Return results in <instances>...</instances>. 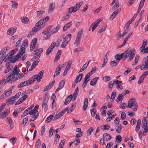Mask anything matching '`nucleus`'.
<instances>
[{
	"label": "nucleus",
	"mask_w": 148,
	"mask_h": 148,
	"mask_svg": "<svg viewBox=\"0 0 148 148\" xmlns=\"http://www.w3.org/2000/svg\"><path fill=\"white\" fill-rule=\"evenodd\" d=\"M136 53L135 49H133L132 50L130 48H129L123 53H118L115 55V57L116 60L118 61L119 62L121 59L125 60L129 56V58L128 60H131L135 57Z\"/></svg>",
	"instance_id": "obj_1"
},
{
	"label": "nucleus",
	"mask_w": 148,
	"mask_h": 148,
	"mask_svg": "<svg viewBox=\"0 0 148 148\" xmlns=\"http://www.w3.org/2000/svg\"><path fill=\"white\" fill-rule=\"evenodd\" d=\"M49 17L47 16L39 21L35 24V26L32 29V31L30 32L28 37H30L32 34V32H37L44 27L45 25V23L49 20Z\"/></svg>",
	"instance_id": "obj_2"
},
{
	"label": "nucleus",
	"mask_w": 148,
	"mask_h": 148,
	"mask_svg": "<svg viewBox=\"0 0 148 148\" xmlns=\"http://www.w3.org/2000/svg\"><path fill=\"white\" fill-rule=\"evenodd\" d=\"M44 70H42L38 74H36L34 75L32 77L30 78L28 81V85H30L33 84L35 80H36L38 82H40L43 75L44 73Z\"/></svg>",
	"instance_id": "obj_3"
},
{
	"label": "nucleus",
	"mask_w": 148,
	"mask_h": 148,
	"mask_svg": "<svg viewBox=\"0 0 148 148\" xmlns=\"http://www.w3.org/2000/svg\"><path fill=\"white\" fill-rule=\"evenodd\" d=\"M133 106L134 108H132L134 111H135L137 110L138 108V104L135 101V99L133 98L131 99L129 101L128 104L127 106V108H132Z\"/></svg>",
	"instance_id": "obj_4"
},
{
	"label": "nucleus",
	"mask_w": 148,
	"mask_h": 148,
	"mask_svg": "<svg viewBox=\"0 0 148 148\" xmlns=\"http://www.w3.org/2000/svg\"><path fill=\"white\" fill-rule=\"evenodd\" d=\"M101 21V20L99 19L93 23L89 28V31H90L92 29V32L98 26L99 24Z\"/></svg>",
	"instance_id": "obj_5"
},
{
	"label": "nucleus",
	"mask_w": 148,
	"mask_h": 148,
	"mask_svg": "<svg viewBox=\"0 0 148 148\" xmlns=\"http://www.w3.org/2000/svg\"><path fill=\"white\" fill-rule=\"evenodd\" d=\"M48 100V98H44L42 103V108H44L45 111H46L48 110L47 103Z\"/></svg>",
	"instance_id": "obj_6"
},
{
	"label": "nucleus",
	"mask_w": 148,
	"mask_h": 148,
	"mask_svg": "<svg viewBox=\"0 0 148 148\" xmlns=\"http://www.w3.org/2000/svg\"><path fill=\"white\" fill-rule=\"evenodd\" d=\"M141 126L144 130H148V121L146 120V118H144L142 121Z\"/></svg>",
	"instance_id": "obj_7"
},
{
	"label": "nucleus",
	"mask_w": 148,
	"mask_h": 148,
	"mask_svg": "<svg viewBox=\"0 0 148 148\" xmlns=\"http://www.w3.org/2000/svg\"><path fill=\"white\" fill-rule=\"evenodd\" d=\"M37 42V39L34 38L32 40L30 45V50L31 51H32L36 47Z\"/></svg>",
	"instance_id": "obj_8"
},
{
	"label": "nucleus",
	"mask_w": 148,
	"mask_h": 148,
	"mask_svg": "<svg viewBox=\"0 0 148 148\" xmlns=\"http://www.w3.org/2000/svg\"><path fill=\"white\" fill-rule=\"evenodd\" d=\"M56 45V43L55 42H53L51 43L50 46L47 49L46 51L47 55H49L52 52Z\"/></svg>",
	"instance_id": "obj_9"
},
{
	"label": "nucleus",
	"mask_w": 148,
	"mask_h": 148,
	"mask_svg": "<svg viewBox=\"0 0 148 148\" xmlns=\"http://www.w3.org/2000/svg\"><path fill=\"white\" fill-rule=\"evenodd\" d=\"M73 98V96L72 94L68 96L65 99L64 104L67 105L69 104L71 101H72Z\"/></svg>",
	"instance_id": "obj_10"
},
{
	"label": "nucleus",
	"mask_w": 148,
	"mask_h": 148,
	"mask_svg": "<svg viewBox=\"0 0 148 148\" xmlns=\"http://www.w3.org/2000/svg\"><path fill=\"white\" fill-rule=\"evenodd\" d=\"M16 29L17 28L16 27L14 28L12 27H10L8 30V34L11 36L13 35L14 33L16 32Z\"/></svg>",
	"instance_id": "obj_11"
},
{
	"label": "nucleus",
	"mask_w": 148,
	"mask_h": 148,
	"mask_svg": "<svg viewBox=\"0 0 148 148\" xmlns=\"http://www.w3.org/2000/svg\"><path fill=\"white\" fill-rule=\"evenodd\" d=\"M65 81L64 80H62L60 82L58 87L56 90V92L58 91L62 88L64 86Z\"/></svg>",
	"instance_id": "obj_12"
},
{
	"label": "nucleus",
	"mask_w": 148,
	"mask_h": 148,
	"mask_svg": "<svg viewBox=\"0 0 148 148\" xmlns=\"http://www.w3.org/2000/svg\"><path fill=\"white\" fill-rule=\"evenodd\" d=\"M6 64L7 67L4 71V73H6L10 71L13 68L12 66H10V63L9 62H7Z\"/></svg>",
	"instance_id": "obj_13"
},
{
	"label": "nucleus",
	"mask_w": 148,
	"mask_h": 148,
	"mask_svg": "<svg viewBox=\"0 0 148 148\" xmlns=\"http://www.w3.org/2000/svg\"><path fill=\"white\" fill-rule=\"evenodd\" d=\"M55 82V81L53 80L49 84L45 87L44 89V91H46L48 90L49 89H50L53 86Z\"/></svg>",
	"instance_id": "obj_14"
},
{
	"label": "nucleus",
	"mask_w": 148,
	"mask_h": 148,
	"mask_svg": "<svg viewBox=\"0 0 148 148\" xmlns=\"http://www.w3.org/2000/svg\"><path fill=\"white\" fill-rule=\"evenodd\" d=\"M6 119L10 125V129H12L14 127V123H13V121L11 118L10 117H8Z\"/></svg>",
	"instance_id": "obj_15"
},
{
	"label": "nucleus",
	"mask_w": 148,
	"mask_h": 148,
	"mask_svg": "<svg viewBox=\"0 0 148 148\" xmlns=\"http://www.w3.org/2000/svg\"><path fill=\"white\" fill-rule=\"evenodd\" d=\"M39 107V106L38 105H36L32 111V110L30 111L29 112V114L30 115H32L36 113L37 112H38L37 110L38 108Z\"/></svg>",
	"instance_id": "obj_16"
},
{
	"label": "nucleus",
	"mask_w": 148,
	"mask_h": 148,
	"mask_svg": "<svg viewBox=\"0 0 148 148\" xmlns=\"http://www.w3.org/2000/svg\"><path fill=\"white\" fill-rule=\"evenodd\" d=\"M19 71L20 70L18 69V66L17 65H16L15 66L14 68V70L12 72V74H13L14 75H18V74H19Z\"/></svg>",
	"instance_id": "obj_17"
},
{
	"label": "nucleus",
	"mask_w": 148,
	"mask_h": 148,
	"mask_svg": "<svg viewBox=\"0 0 148 148\" xmlns=\"http://www.w3.org/2000/svg\"><path fill=\"white\" fill-rule=\"evenodd\" d=\"M28 85V81L27 80L21 82L17 86V87L18 88H21L23 87L26 86Z\"/></svg>",
	"instance_id": "obj_18"
},
{
	"label": "nucleus",
	"mask_w": 148,
	"mask_h": 148,
	"mask_svg": "<svg viewBox=\"0 0 148 148\" xmlns=\"http://www.w3.org/2000/svg\"><path fill=\"white\" fill-rule=\"evenodd\" d=\"M61 54V50H58L54 60V62H56L58 61L60 58Z\"/></svg>",
	"instance_id": "obj_19"
},
{
	"label": "nucleus",
	"mask_w": 148,
	"mask_h": 148,
	"mask_svg": "<svg viewBox=\"0 0 148 148\" xmlns=\"http://www.w3.org/2000/svg\"><path fill=\"white\" fill-rule=\"evenodd\" d=\"M89 77H90L86 75L85 76L84 79V83L82 86V87L84 88L86 86V85L89 80H88V79Z\"/></svg>",
	"instance_id": "obj_20"
},
{
	"label": "nucleus",
	"mask_w": 148,
	"mask_h": 148,
	"mask_svg": "<svg viewBox=\"0 0 148 148\" xmlns=\"http://www.w3.org/2000/svg\"><path fill=\"white\" fill-rule=\"evenodd\" d=\"M31 110H32V108L31 107H29L27 108L26 110L25 111L23 114L21 115V118L24 117L27 115L29 113V112Z\"/></svg>",
	"instance_id": "obj_21"
},
{
	"label": "nucleus",
	"mask_w": 148,
	"mask_h": 148,
	"mask_svg": "<svg viewBox=\"0 0 148 148\" xmlns=\"http://www.w3.org/2000/svg\"><path fill=\"white\" fill-rule=\"evenodd\" d=\"M147 40H144L143 42V43L142 46L140 47L139 48V50H141V48H143V49L141 50V51L140 52V53L141 54L143 53V51H144V50L145 47L147 45Z\"/></svg>",
	"instance_id": "obj_22"
},
{
	"label": "nucleus",
	"mask_w": 148,
	"mask_h": 148,
	"mask_svg": "<svg viewBox=\"0 0 148 148\" xmlns=\"http://www.w3.org/2000/svg\"><path fill=\"white\" fill-rule=\"evenodd\" d=\"M99 78V77H96L92 79L90 82V85L92 86L95 85L96 84V82Z\"/></svg>",
	"instance_id": "obj_23"
},
{
	"label": "nucleus",
	"mask_w": 148,
	"mask_h": 148,
	"mask_svg": "<svg viewBox=\"0 0 148 148\" xmlns=\"http://www.w3.org/2000/svg\"><path fill=\"white\" fill-rule=\"evenodd\" d=\"M70 17V15L66 12V15L64 16L61 19V21H67L69 19Z\"/></svg>",
	"instance_id": "obj_24"
},
{
	"label": "nucleus",
	"mask_w": 148,
	"mask_h": 148,
	"mask_svg": "<svg viewBox=\"0 0 148 148\" xmlns=\"http://www.w3.org/2000/svg\"><path fill=\"white\" fill-rule=\"evenodd\" d=\"M73 62L72 60H69L67 63V65L65 69L69 71L72 64Z\"/></svg>",
	"instance_id": "obj_25"
},
{
	"label": "nucleus",
	"mask_w": 148,
	"mask_h": 148,
	"mask_svg": "<svg viewBox=\"0 0 148 148\" xmlns=\"http://www.w3.org/2000/svg\"><path fill=\"white\" fill-rule=\"evenodd\" d=\"M103 139L104 140H108L111 138L110 135L107 133H105L103 135Z\"/></svg>",
	"instance_id": "obj_26"
},
{
	"label": "nucleus",
	"mask_w": 148,
	"mask_h": 148,
	"mask_svg": "<svg viewBox=\"0 0 148 148\" xmlns=\"http://www.w3.org/2000/svg\"><path fill=\"white\" fill-rule=\"evenodd\" d=\"M79 89L78 87H77L76 89L75 90L74 93L73 94V98L74 99L72 100V101H74L76 99L77 97Z\"/></svg>",
	"instance_id": "obj_27"
},
{
	"label": "nucleus",
	"mask_w": 148,
	"mask_h": 148,
	"mask_svg": "<svg viewBox=\"0 0 148 148\" xmlns=\"http://www.w3.org/2000/svg\"><path fill=\"white\" fill-rule=\"evenodd\" d=\"M72 24L71 21L66 24L63 27V31H66L68 28L70 27L72 25Z\"/></svg>",
	"instance_id": "obj_28"
},
{
	"label": "nucleus",
	"mask_w": 148,
	"mask_h": 148,
	"mask_svg": "<svg viewBox=\"0 0 148 148\" xmlns=\"http://www.w3.org/2000/svg\"><path fill=\"white\" fill-rule=\"evenodd\" d=\"M83 75V74L82 73H81L78 75L75 79V82L77 83L80 82L82 79Z\"/></svg>",
	"instance_id": "obj_29"
},
{
	"label": "nucleus",
	"mask_w": 148,
	"mask_h": 148,
	"mask_svg": "<svg viewBox=\"0 0 148 148\" xmlns=\"http://www.w3.org/2000/svg\"><path fill=\"white\" fill-rule=\"evenodd\" d=\"M148 130H144L143 132L142 131H140L139 132L138 135L139 138L140 139H141L142 137V135H143L145 136L148 132Z\"/></svg>",
	"instance_id": "obj_30"
},
{
	"label": "nucleus",
	"mask_w": 148,
	"mask_h": 148,
	"mask_svg": "<svg viewBox=\"0 0 148 148\" xmlns=\"http://www.w3.org/2000/svg\"><path fill=\"white\" fill-rule=\"evenodd\" d=\"M76 11L75 9V7L73 6H71L69 8V11H67L70 15L73 12H75Z\"/></svg>",
	"instance_id": "obj_31"
},
{
	"label": "nucleus",
	"mask_w": 148,
	"mask_h": 148,
	"mask_svg": "<svg viewBox=\"0 0 148 148\" xmlns=\"http://www.w3.org/2000/svg\"><path fill=\"white\" fill-rule=\"evenodd\" d=\"M51 26H48L43 30L42 33V34L44 35L46 34L49 32L51 30Z\"/></svg>",
	"instance_id": "obj_32"
},
{
	"label": "nucleus",
	"mask_w": 148,
	"mask_h": 148,
	"mask_svg": "<svg viewBox=\"0 0 148 148\" xmlns=\"http://www.w3.org/2000/svg\"><path fill=\"white\" fill-rule=\"evenodd\" d=\"M83 2L82 1L79 2V3L76 4L74 6L75 9L76 11H77L82 5V4Z\"/></svg>",
	"instance_id": "obj_33"
},
{
	"label": "nucleus",
	"mask_w": 148,
	"mask_h": 148,
	"mask_svg": "<svg viewBox=\"0 0 148 148\" xmlns=\"http://www.w3.org/2000/svg\"><path fill=\"white\" fill-rule=\"evenodd\" d=\"M43 51L42 48H40L38 49H37L34 51L35 52L34 54L35 55H37V54H40L43 52Z\"/></svg>",
	"instance_id": "obj_34"
},
{
	"label": "nucleus",
	"mask_w": 148,
	"mask_h": 148,
	"mask_svg": "<svg viewBox=\"0 0 148 148\" xmlns=\"http://www.w3.org/2000/svg\"><path fill=\"white\" fill-rule=\"evenodd\" d=\"M116 95V92L114 90L112 93L111 95L110 99L111 102H113L114 101Z\"/></svg>",
	"instance_id": "obj_35"
},
{
	"label": "nucleus",
	"mask_w": 148,
	"mask_h": 148,
	"mask_svg": "<svg viewBox=\"0 0 148 148\" xmlns=\"http://www.w3.org/2000/svg\"><path fill=\"white\" fill-rule=\"evenodd\" d=\"M21 19L22 23H28L29 21L27 17L26 16L21 18Z\"/></svg>",
	"instance_id": "obj_36"
},
{
	"label": "nucleus",
	"mask_w": 148,
	"mask_h": 148,
	"mask_svg": "<svg viewBox=\"0 0 148 148\" xmlns=\"http://www.w3.org/2000/svg\"><path fill=\"white\" fill-rule=\"evenodd\" d=\"M102 130H109L110 128V126L108 124L103 125L100 127Z\"/></svg>",
	"instance_id": "obj_37"
},
{
	"label": "nucleus",
	"mask_w": 148,
	"mask_h": 148,
	"mask_svg": "<svg viewBox=\"0 0 148 148\" xmlns=\"http://www.w3.org/2000/svg\"><path fill=\"white\" fill-rule=\"evenodd\" d=\"M12 93V91L9 89L8 90L5 91L4 92V94L5 97L7 98V97L10 96Z\"/></svg>",
	"instance_id": "obj_38"
},
{
	"label": "nucleus",
	"mask_w": 148,
	"mask_h": 148,
	"mask_svg": "<svg viewBox=\"0 0 148 148\" xmlns=\"http://www.w3.org/2000/svg\"><path fill=\"white\" fill-rule=\"evenodd\" d=\"M60 72V67H57L54 75V77L58 76Z\"/></svg>",
	"instance_id": "obj_39"
},
{
	"label": "nucleus",
	"mask_w": 148,
	"mask_h": 148,
	"mask_svg": "<svg viewBox=\"0 0 148 148\" xmlns=\"http://www.w3.org/2000/svg\"><path fill=\"white\" fill-rule=\"evenodd\" d=\"M68 110V108H65L64 109L62 110L58 114L60 116H62L66 111Z\"/></svg>",
	"instance_id": "obj_40"
},
{
	"label": "nucleus",
	"mask_w": 148,
	"mask_h": 148,
	"mask_svg": "<svg viewBox=\"0 0 148 148\" xmlns=\"http://www.w3.org/2000/svg\"><path fill=\"white\" fill-rule=\"evenodd\" d=\"M96 68L95 67L93 68L91 71L88 73L86 75L89 77L94 73L93 72H95L96 70Z\"/></svg>",
	"instance_id": "obj_41"
},
{
	"label": "nucleus",
	"mask_w": 148,
	"mask_h": 148,
	"mask_svg": "<svg viewBox=\"0 0 148 148\" xmlns=\"http://www.w3.org/2000/svg\"><path fill=\"white\" fill-rule=\"evenodd\" d=\"M53 118V116L52 115H50L45 120V122L48 123L50 122Z\"/></svg>",
	"instance_id": "obj_42"
},
{
	"label": "nucleus",
	"mask_w": 148,
	"mask_h": 148,
	"mask_svg": "<svg viewBox=\"0 0 148 148\" xmlns=\"http://www.w3.org/2000/svg\"><path fill=\"white\" fill-rule=\"evenodd\" d=\"M9 59V60L11 63H14L16 61V59L15 58V57L14 56L13 57H9V59Z\"/></svg>",
	"instance_id": "obj_43"
},
{
	"label": "nucleus",
	"mask_w": 148,
	"mask_h": 148,
	"mask_svg": "<svg viewBox=\"0 0 148 148\" xmlns=\"http://www.w3.org/2000/svg\"><path fill=\"white\" fill-rule=\"evenodd\" d=\"M83 30L84 29L83 28H82L80 29L79 32L77 33L76 38H80L82 34Z\"/></svg>",
	"instance_id": "obj_44"
},
{
	"label": "nucleus",
	"mask_w": 148,
	"mask_h": 148,
	"mask_svg": "<svg viewBox=\"0 0 148 148\" xmlns=\"http://www.w3.org/2000/svg\"><path fill=\"white\" fill-rule=\"evenodd\" d=\"M80 141V140L79 138L75 139L73 142V144L75 145H77L79 144Z\"/></svg>",
	"instance_id": "obj_45"
},
{
	"label": "nucleus",
	"mask_w": 148,
	"mask_h": 148,
	"mask_svg": "<svg viewBox=\"0 0 148 148\" xmlns=\"http://www.w3.org/2000/svg\"><path fill=\"white\" fill-rule=\"evenodd\" d=\"M25 49L24 47L21 46V48L19 50V53L21 55H23V54L25 53Z\"/></svg>",
	"instance_id": "obj_46"
},
{
	"label": "nucleus",
	"mask_w": 148,
	"mask_h": 148,
	"mask_svg": "<svg viewBox=\"0 0 148 148\" xmlns=\"http://www.w3.org/2000/svg\"><path fill=\"white\" fill-rule=\"evenodd\" d=\"M54 4V3H50L49 7V12H51L54 9L53 7V5Z\"/></svg>",
	"instance_id": "obj_47"
},
{
	"label": "nucleus",
	"mask_w": 148,
	"mask_h": 148,
	"mask_svg": "<svg viewBox=\"0 0 148 148\" xmlns=\"http://www.w3.org/2000/svg\"><path fill=\"white\" fill-rule=\"evenodd\" d=\"M68 42H67V41H66L64 39L61 45V47L63 48H64L67 45Z\"/></svg>",
	"instance_id": "obj_48"
},
{
	"label": "nucleus",
	"mask_w": 148,
	"mask_h": 148,
	"mask_svg": "<svg viewBox=\"0 0 148 148\" xmlns=\"http://www.w3.org/2000/svg\"><path fill=\"white\" fill-rule=\"evenodd\" d=\"M114 83V81H110L107 86L108 88L111 89L113 86Z\"/></svg>",
	"instance_id": "obj_49"
},
{
	"label": "nucleus",
	"mask_w": 148,
	"mask_h": 148,
	"mask_svg": "<svg viewBox=\"0 0 148 148\" xmlns=\"http://www.w3.org/2000/svg\"><path fill=\"white\" fill-rule=\"evenodd\" d=\"M71 35L70 34L67 35L65 38L64 40L69 42L71 39Z\"/></svg>",
	"instance_id": "obj_50"
},
{
	"label": "nucleus",
	"mask_w": 148,
	"mask_h": 148,
	"mask_svg": "<svg viewBox=\"0 0 148 148\" xmlns=\"http://www.w3.org/2000/svg\"><path fill=\"white\" fill-rule=\"evenodd\" d=\"M45 13V11L39 10L37 12V16L38 17H41L42 14Z\"/></svg>",
	"instance_id": "obj_51"
},
{
	"label": "nucleus",
	"mask_w": 148,
	"mask_h": 148,
	"mask_svg": "<svg viewBox=\"0 0 148 148\" xmlns=\"http://www.w3.org/2000/svg\"><path fill=\"white\" fill-rule=\"evenodd\" d=\"M14 77V76L13 74H11L6 78V80L8 82L9 81H11L12 80Z\"/></svg>",
	"instance_id": "obj_52"
},
{
	"label": "nucleus",
	"mask_w": 148,
	"mask_h": 148,
	"mask_svg": "<svg viewBox=\"0 0 148 148\" xmlns=\"http://www.w3.org/2000/svg\"><path fill=\"white\" fill-rule=\"evenodd\" d=\"M90 113L91 116L92 117L94 116L96 113V110L95 108H93L90 110Z\"/></svg>",
	"instance_id": "obj_53"
},
{
	"label": "nucleus",
	"mask_w": 148,
	"mask_h": 148,
	"mask_svg": "<svg viewBox=\"0 0 148 148\" xmlns=\"http://www.w3.org/2000/svg\"><path fill=\"white\" fill-rule=\"evenodd\" d=\"M27 95H25L23 97L21 98L20 99H18L19 101L21 103L23 102L24 101L25 99L27 97Z\"/></svg>",
	"instance_id": "obj_54"
},
{
	"label": "nucleus",
	"mask_w": 148,
	"mask_h": 148,
	"mask_svg": "<svg viewBox=\"0 0 148 148\" xmlns=\"http://www.w3.org/2000/svg\"><path fill=\"white\" fill-rule=\"evenodd\" d=\"M17 76L15 78V81L16 80H17L18 79H20L22 77H23L24 76V74L23 73H19L18 74V75H17Z\"/></svg>",
	"instance_id": "obj_55"
},
{
	"label": "nucleus",
	"mask_w": 148,
	"mask_h": 148,
	"mask_svg": "<svg viewBox=\"0 0 148 148\" xmlns=\"http://www.w3.org/2000/svg\"><path fill=\"white\" fill-rule=\"evenodd\" d=\"M80 38H76V40L74 43L75 45L77 47H78L80 44Z\"/></svg>",
	"instance_id": "obj_56"
},
{
	"label": "nucleus",
	"mask_w": 148,
	"mask_h": 148,
	"mask_svg": "<svg viewBox=\"0 0 148 148\" xmlns=\"http://www.w3.org/2000/svg\"><path fill=\"white\" fill-rule=\"evenodd\" d=\"M141 120H138L137 121V125L135 130H139L141 125Z\"/></svg>",
	"instance_id": "obj_57"
},
{
	"label": "nucleus",
	"mask_w": 148,
	"mask_h": 148,
	"mask_svg": "<svg viewBox=\"0 0 148 148\" xmlns=\"http://www.w3.org/2000/svg\"><path fill=\"white\" fill-rule=\"evenodd\" d=\"M123 100V97L121 96V95H119L117 98L116 99V101L117 103H119L120 102V103H121L122 101Z\"/></svg>",
	"instance_id": "obj_58"
},
{
	"label": "nucleus",
	"mask_w": 148,
	"mask_h": 148,
	"mask_svg": "<svg viewBox=\"0 0 148 148\" xmlns=\"http://www.w3.org/2000/svg\"><path fill=\"white\" fill-rule=\"evenodd\" d=\"M36 55V56H35L32 59V60L36 61V60L39 59L40 56V54H37V55Z\"/></svg>",
	"instance_id": "obj_59"
},
{
	"label": "nucleus",
	"mask_w": 148,
	"mask_h": 148,
	"mask_svg": "<svg viewBox=\"0 0 148 148\" xmlns=\"http://www.w3.org/2000/svg\"><path fill=\"white\" fill-rule=\"evenodd\" d=\"M119 63V61L115 60L111 62L110 65L112 66H116Z\"/></svg>",
	"instance_id": "obj_60"
},
{
	"label": "nucleus",
	"mask_w": 148,
	"mask_h": 148,
	"mask_svg": "<svg viewBox=\"0 0 148 148\" xmlns=\"http://www.w3.org/2000/svg\"><path fill=\"white\" fill-rule=\"evenodd\" d=\"M132 33H129V34L126 36V38H125L123 42L125 44H126L127 41L128 39L131 36V35L132 34Z\"/></svg>",
	"instance_id": "obj_61"
},
{
	"label": "nucleus",
	"mask_w": 148,
	"mask_h": 148,
	"mask_svg": "<svg viewBox=\"0 0 148 148\" xmlns=\"http://www.w3.org/2000/svg\"><path fill=\"white\" fill-rule=\"evenodd\" d=\"M87 63H85L80 70L79 73L82 72L85 70L87 67L88 66L86 65Z\"/></svg>",
	"instance_id": "obj_62"
},
{
	"label": "nucleus",
	"mask_w": 148,
	"mask_h": 148,
	"mask_svg": "<svg viewBox=\"0 0 148 148\" xmlns=\"http://www.w3.org/2000/svg\"><path fill=\"white\" fill-rule=\"evenodd\" d=\"M28 119L27 118H25L23 120L21 124L23 126H25L26 125L27 122L28 121Z\"/></svg>",
	"instance_id": "obj_63"
},
{
	"label": "nucleus",
	"mask_w": 148,
	"mask_h": 148,
	"mask_svg": "<svg viewBox=\"0 0 148 148\" xmlns=\"http://www.w3.org/2000/svg\"><path fill=\"white\" fill-rule=\"evenodd\" d=\"M21 95V92H19L16 94L14 96H13L12 97H13L14 100H15V99H17Z\"/></svg>",
	"instance_id": "obj_64"
}]
</instances>
